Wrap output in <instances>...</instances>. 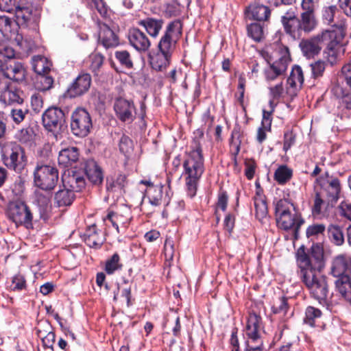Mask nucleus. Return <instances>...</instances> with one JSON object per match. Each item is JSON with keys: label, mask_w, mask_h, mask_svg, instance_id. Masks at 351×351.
<instances>
[{"label": "nucleus", "mask_w": 351, "mask_h": 351, "mask_svg": "<svg viewBox=\"0 0 351 351\" xmlns=\"http://www.w3.org/2000/svg\"><path fill=\"white\" fill-rule=\"evenodd\" d=\"M37 204L40 208V217L45 219V213L49 208V199L43 195H37Z\"/></svg>", "instance_id": "nucleus-62"}, {"label": "nucleus", "mask_w": 351, "mask_h": 351, "mask_svg": "<svg viewBox=\"0 0 351 351\" xmlns=\"http://www.w3.org/2000/svg\"><path fill=\"white\" fill-rule=\"evenodd\" d=\"M25 69L16 58L0 62V73L5 77L15 82H23L25 79Z\"/></svg>", "instance_id": "nucleus-14"}, {"label": "nucleus", "mask_w": 351, "mask_h": 351, "mask_svg": "<svg viewBox=\"0 0 351 351\" xmlns=\"http://www.w3.org/2000/svg\"><path fill=\"white\" fill-rule=\"evenodd\" d=\"M64 112L58 107L48 108L42 115L43 127L49 132H55L64 123Z\"/></svg>", "instance_id": "nucleus-15"}, {"label": "nucleus", "mask_w": 351, "mask_h": 351, "mask_svg": "<svg viewBox=\"0 0 351 351\" xmlns=\"http://www.w3.org/2000/svg\"><path fill=\"white\" fill-rule=\"evenodd\" d=\"M280 57L276 61L269 64L265 69L264 75L267 82L271 83L275 80H283L287 70L288 66L291 61L289 48L280 45L278 49Z\"/></svg>", "instance_id": "nucleus-7"}, {"label": "nucleus", "mask_w": 351, "mask_h": 351, "mask_svg": "<svg viewBox=\"0 0 351 351\" xmlns=\"http://www.w3.org/2000/svg\"><path fill=\"white\" fill-rule=\"evenodd\" d=\"M17 31L14 21L7 16H0V32L6 38H12Z\"/></svg>", "instance_id": "nucleus-32"}, {"label": "nucleus", "mask_w": 351, "mask_h": 351, "mask_svg": "<svg viewBox=\"0 0 351 351\" xmlns=\"http://www.w3.org/2000/svg\"><path fill=\"white\" fill-rule=\"evenodd\" d=\"M314 204L312 208V213L314 215H319L322 213V208L324 205L326 199L320 193L315 192Z\"/></svg>", "instance_id": "nucleus-53"}, {"label": "nucleus", "mask_w": 351, "mask_h": 351, "mask_svg": "<svg viewBox=\"0 0 351 351\" xmlns=\"http://www.w3.org/2000/svg\"><path fill=\"white\" fill-rule=\"evenodd\" d=\"M123 264L121 262V258L118 253H114L107 259L105 265V271L108 274H112L117 270H121Z\"/></svg>", "instance_id": "nucleus-42"}, {"label": "nucleus", "mask_w": 351, "mask_h": 351, "mask_svg": "<svg viewBox=\"0 0 351 351\" xmlns=\"http://www.w3.org/2000/svg\"><path fill=\"white\" fill-rule=\"evenodd\" d=\"M182 175L185 180L187 194L190 197L195 195L199 179L204 171V159L200 143L195 141L192 149L186 153L183 162Z\"/></svg>", "instance_id": "nucleus-2"}, {"label": "nucleus", "mask_w": 351, "mask_h": 351, "mask_svg": "<svg viewBox=\"0 0 351 351\" xmlns=\"http://www.w3.org/2000/svg\"><path fill=\"white\" fill-rule=\"evenodd\" d=\"M311 66L313 76L314 77H318L322 76L326 69V63L324 61L317 60L311 64Z\"/></svg>", "instance_id": "nucleus-61"}, {"label": "nucleus", "mask_w": 351, "mask_h": 351, "mask_svg": "<svg viewBox=\"0 0 351 351\" xmlns=\"http://www.w3.org/2000/svg\"><path fill=\"white\" fill-rule=\"evenodd\" d=\"M328 237L336 245H341L344 243V234L342 228L338 225L331 224L328 228Z\"/></svg>", "instance_id": "nucleus-39"}, {"label": "nucleus", "mask_w": 351, "mask_h": 351, "mask_svg": "<svg viewBox=\"0 0 351 351\" xmlns=\"http://www.w3.org/2000/svg\"><path fill=\"white\" fill-rule=\"evenodd\" d=\"M92 119L88 112L82 108L75 109L71 114V130L73 135L83 138L90 132Z\"/></svg>", "instance_id": "nucleus-11"}, {"label": "nucleus", "mask_w": 351, "mask_h": 351, "mask_svg": "<svg viewBox=\"0 0 351 351\" xmlns=\"http://www.w3.org/2000/svg\"><path fill=\"white\" fill-rule=\"evenodd\" d=\"M247 15L257 21H268L271 16V9L263 4L254 3L246 8Z\"/></svg>", "instance_id": "nucleus-24"}, {"label": "nucleus", "mask_w": 351, "mask_h": 351, "mask_svg": "<svg viewBox=\"0 0 351 351\" xmlns=\"http://www.w3.org/2000/svg\"><path fill=\"white\" fill-rule=\"evenodd\" d=\"M23 93L11 82L0 79V103L5 105L23 103Z\"/></svg>", "instance_id": "nucleus-13"}, {"label": "nucleus", "mask_w": 351, "mask_h": 351, "mask_svg": "<svg viewBox=\"0 0 351 351\" xmlns=\"http://www.w3.org/2000/svg\"><path fill=\"white\" fill-rule=\"evenodd\" d=\"M114 56L121 66L125 69L133 67L131 55L127 50H117L114 52Z\"/></svg>", "instance_id": "nucleus-44"}, {"label": "nucleus", "mask_w": 351, "mask_h": 351, "mask_svg": "<svg viewBox=\"0 0 351 351\" xmlns=\"http://www.w3.org/2000/svg\"><path fill=\"white\" fill-rule=\"evenodd\" d=\"M74 192L69 188L60 189L55 194V202L58 206H70L74 200Z\"/></svg>", "instance_id": "nucleus-35"}, {"label": "nucleus", "mask_w": 351, "mask_h": 351, "mask_svg": "<svg viewBox=\"0 0 351 351\" xmlns=\"http://www.w3.org/2000/svg\"><path fill=\"white\" fill-rule=\"evenodd\" d=\"M350 261L343 255H339L335 257L332 263L331 274L335 277L339 278L343 276L348 275L347 271Z\"/></svg>", "instance_id": "nucleus-29"}, {"label": "nucleus", "mask_w": 351, "mask_h": 351, "mask_svg": "<svg viewBox=\"0 0 351 351\" xmlns=\"http://www.w3.org/2000/svg\"><path fill=\"white\" fill-rule=\"evenodd\" d=\"M182 34V23L180 20H175L167 25L158 44V52L149 56L153 69L162 71L167 69Z\"/></svg>", "instance_id": "nucleus-1"}, {"label": "nucleus", "mask_w": 351, "mask_h": 351, "mask_svg": "<svg viewBox=\"0 0 351 351\" xmlns=\"http://www.w3.org/2000/svg\"><path fill=\"white\" fill-rule=\"evenodd\" d=\"M27 114V109L21 108H14L11 110L10 113L14 122L17 124L21 123L25 119V117Z\"/></svg>", "instance_id": "nucleus-59"}, {"label": "nucleus", "mask_w": 351, "mask_h": 351, "mask_svg": "<svg viewBox=\"0 0 351 351\" xmlns=\"http://www.w3.org/2000/svg\"><path fill=\"white\" fill-rule=\"evenodd\" d=\"M112 225L116 228L119 232V227L121 226L123 228H126L131 220L130 212L129 209H125L122 213L110 212L107 217Z\"/></svg>", "instance_id": "nucleus-27"}, {"label": "nucleus", "mask_w": 351, "mask_h": 351, "mask_svg": "<svg viewBox=\"0 0 351 351\" xmlns=\"http://www.w3.org/2000/svg\"><path fill=\"white\" fill-rule=\"evenodd\" d=\"M27 287L25 276L21 274H17L13 276L12 280L11 289L13 291H22Z\"/></svg>", "instance_id": "nucleus-52"}, {"label": "nucleus", "mask_w": 351, "mask_h": 351, "mask_svg": "<svg viewBox=\"0 0 351 351\" xmlns=\"http://www.w3.org/2000/svg\"><path fill=\"white\" fill-rule=\"evenodd\" d=\"M130 45L140 53L147 51L151 46V42L147 36L138 28H132L128 34Z\"/></svg>", "instance_id": "nucleus-18"}, {"label": "nucleus", "mask_w": 351, "mask_h": 351, "mask_svg": "<svg viewBox=\"0 0 351 351\" xmlns=\"http://www.w3.org/2000/svg\"><path fill=\"white\" fill-rule=\"evenodd\" d=\"M91 76L88 73L80 75L67 89L69 97H76L86 93L91 85Z\"/></svg>", "instance_id": "nucleus-19"}, {"label": "nucleus", "mask_w": 351, "mask_h": 351, "mask_svg": "<svg viewBox=\"0 0 351 351\" xmlns=\"http://www.w3.org/2000/svg\"><path fill=\"white\" fill-rule=\"evenodd\" d=\"M53 84L52 77L47 74L38 75L36 82V88L42 91L49 90Z\"/></svg>", "instance_id": "nucleus-47"}, {"label": "nucleus", "mask_w": 351, "mask_h": 351, "mask_svg": "<svg viewBox=\"0 0 351 351\" xmlns=\"http://www.w3.org/2000/svg\"><path fill=\"white\" fill-rule=\"evenodd\" d=\"M117 292L115 291H114V297L113 300L117 301L118 300V295L119 292L121 291V296L123 298H125L126 301V304L128 306H130V299H131V287L129 286L126 282H124L123 285H120L119 284L117 285Z\"/></svg>", "instance_id": "nucleus-45"}, {"label": "nucleus", "mask_w": 351, "mask_h": 351, "mask_svg": "<svg viewBox=\"0 0 351 351\" xmlns=\"http://www.w3.org/2000/svg\"><path fill=\"white\" fill-rule=\"evenodd\" d=\"M293 170L285 165L279 166L274 172V180L278 184L283 185L292 178Z\"/></svg>", "instance_id": "nucleus-38"}, {"label": "nucleus", "mask_w": 351, "mask_h": 351, "mask_svg": "<svg viewBox=\"0 0 351 351\" xmlns=\"http://www.w3.org/2000/svg\"><path fill=\"white\" fill-rule=\"evenodd\" d=\"M31 106L35 112H39L43 108V99L38 93H34L31 97Z\"/></svg>", "instance_id": "nucleus-63"}, {"label": "nucleus", "mask_w": 351, "mask_h": 351, "mask_svg": "<svg viewBox=\"0 0 351 351\" xmlns=\"http://www.w3.org/2000/svg\"><path fill=\"white\" fill-rule=\"evenodd\" d=\"M7 215L16 226H24L27 228L32 226V213L22 201L10 202L8 205Z\"/></svg>", "instance_id": "nucleus-10"}, {"label": "nucleus", "mask_w": 351, "mask_h": 351, "mask_svg": "<svg viewBox=\"0 0 351 351\" xmlns=\"http://www.w3.org/2000/svg\"><path fill=\"white\" fill-rule=\"evenodd\" d=\"M90 62V69L96 75L99 71L104 62V56L99 53H92L89 56Z\"/></svg>", "instance_id": "nucleus-46"}, {"label": "nucleus", "mask_w": 351, "mask_h": 351, "mask_svg": "<svg viewBox=\"0 0 351 351\" xmlns=\"http://www.w3.org/2000/svg\"><path fill=\"white\" fill-rule=\"evenodd\" d=\"M80 152L76 147H69L59 152L58 160L60 165L69 167L76 162L79 159Z\"/></svg>", "instance_id": "nucleus-26"}, {"label": "nucleus", "mask_w": 351, "mask_h": 351, "mask_svg": "<svg viewBox=\"0 0 351 351\" xmlns=\"http://www.w3.org/2000/svg\"><path fill=\"white\" fill-rule=\"evenodd\" d=\"M336 10L337 7L335 5L324 8L322 10V19L325 23L330 25L332 23Z\"/></svg>", "instance_id": "nucleus-57"}, {"label": "nucleus", "mask_w": 351, "mask_h": 351, "mask_svg": "<svg viewBox=\"0 0 351 351\" xmlns=\"http://www.w3.org/2000/svg\"><path fill=\"white\" fill-rule=\"evenodd\" d=\"M14 13L17 26L36 29L39 16L36 13H33L31 8L19 5L14 10Z\"/></svg>", "instance_id": "nucleus-16"}, {"label": "nucleus", "mask_w": 351, "mask_h": 351, "mask_svg": "<svg viewBox=\"0 0 351 351\" xmlns=\"http://www.w3.org/2000/svg\"><path fill=\"white\" fill-rule=\"evenodd\" d=\"M315 192L320 193L325 197L328 204L332 205L339 198L341 184L338 178L329 176L328 172L316 179Z\"/></svg>", "instance_id": "nucleus-8"}, {"label": "nucleus", "mask_w": 351, "mask_h": 351, "mask_svg": "<svg viewBox=\"0 0 351 351\" xmlns=\"http://www.w3.org/2000/svg\"><path fill=\"white\" fill-rule=\"evenodd\" d=\"M117 117L123 122H131L134 118L135 107L132 101L123 98L117 99L114 104Z\"/></svg>", "instance_id": "nucleus-20"}, {"label": "nucleus", "mask_w": 351, "mask_h": 351, "mask_svg": "<svg viewBox=\"0 0 351 351\" xmlns=\"http://www.w3.org/2000/svg\"><path fill=\"white\" fill-rule=\"evenodd\" d=\"M269 96L272 101L278 100L282 97L285 90L283 87V80H280L276 84L269 87Z\"/></svg>", "instance_id": "nucleus-51"}, {"label": "nucleus", "mask_w": 351, "mask_h": 351, "mask_svg": "<svg viewBox=\"0 0 351 351\" xmlns=\"http://www.w3.org/2000/svg\"><path fill=\"white\" fill-rule=\"evenodd\" d=\"M164 254L167 261L173 260L174 256V244L173 241L170 238H167L165 240L164 245Z\"/></svg>", "instance_id": "nucleus-58"}, {"label": "nucleus", "mask_w": 351, "mask_h": 351, "mask_svg": "<svg viewBox=\"0 0 351 351\" xmlns=\"http://www.w3.org/2000/svg\"><path fill=\"white\" fill-rule=\"evenodd\" d=\"M138 25L143 27L150 36L156 38L158 36L162 27L163 21L154 18H146L139 21Z\"/></svg>", "instance_id": "nucleus-30"}, {"label": "nucleus", "mask_w": 351, "mask_h": 351, "mask_svg": "<svg viewBox=\"0 0 351 351\" xmlns=\"http://www.w3.org/2000/svg\"><path fill=\"white\" fill-rule=\"evenodd\" d=\"M247 36L255 42H261L264 38L263 26L258 23H252L247 26Z\"/></svg>", "instance_id": "nucleus-41"}, {"label": "nucleus", "mask_w": 351, "mask_h": 351, "mask_svg": "<svg viewBox=\"0 0 351 351\" xmlns=\"http://www.w3.org/2000/svg\"><path fill=\"white\" fill-rule=\"evenodd\" d=\"M320 271H298V274L312 296L321 304H326L328 295V285L326 278L322 275Z\"/></svg>", "instance_id": "nucleus-5"}, {"label": "nucleus", "mask_w": 351, "mask_h": 351, "mask_svg": "<svg viewBox=\"0 0 351 351\" xmlns=\"http://www.w3.org/2000/svg\"><path fill=\"white\" fill-rule=\"evenodd\" d=\"M84 172V175H86L89 181L93 184L99 185L102 183L104 174L101 169L95 160L86 161Z\"/></svg>", "instance_id": "nucleus-25"}, {"label": "nucleus", "mask_w": 351, "mask_h": 351, "mask_svg": "<svg viewBox=\"0 0 351 351\" xmlns=\"http://www.w3.org/2000/svg\"><path fill=\"white\" fill-rule=\"evenodd\" d=\"M293 208V205L290 203L287 199H281L277 202L276 204L275 211L276 217L291 213V210Z\"/></svg>", "instance_id": "nucleus-50"}, {"label": "nucleus", "mask_w": 351, "mask_h": 351, "mask_svg": "<svg viewBox=\"0 0 351 351\" xmlns=\"http://www.w3.org/2000/svg\"><path fill=\"white\" fill-rule=\"evenodd\" d=\"M256 217L259 221L264 219L268 214L267 204L265 195L258 191L254 197Z\"/></svg>", "instance_id": "nucleus-31"}, {"label": "nucleus", "mask_w": 351, "mask_h": 351, "mask_svg": "<svg viewBox=\"0 0 351 351\" xmlns=\"http://www.w3.org/2000/svg\"><path fill=\"white\" fill-rule=\"evenodd\" d=\"M297 263L299 271H321L324 267V249L320 243H313L310 249V254L301 247L297 252Z\"/></svg>", "instance_id": "nucleus-6"}, {"label": "nucleus", "mask_w": 351, "mask_h": 351, "mask_svg": "<svg viewBox=\"0 0 351 351\" xmlns=\"http://www.w3.org/2000/svg\"><path fill=\"white\" fill-rule=\"evenodd\" d=\"M126 184V176L119 174L115 178L107 177L106 189L110 192H121Z\"/></svg>", "instance_id": "nucleus-36"}, {"label": "nucleus", "mask_w": 351, "mask_h": 351, "mask_svg": "<svg viewBox=\"0 0 351 351\" xmlns=\"http://www.w3.org/2000/svg\"><path fill=\"white\" fill-rule=\"evenodd\" d=\"M3 160L8 168L21 171L27 162L24 149L17 144L10 145L3 154Z\"/></svg>", "instance_id": "nucleus-12"}, {"label": "nucleus", "mask_w": 351, "mask_h": 351, "mask_svg": "<svg viewBox=\"0 0 351 351\" xmlns=\"http://www.w3.org/2000/svg\"><path fill=\"white\" fill-rule=\"evenodd\" d=\"M303 82L304 74L302 68L298 65H294L287 78V85L289 88L297 89L302 87Z\"/></svg>", "instance_id": "nucleus-34"}, {"label": "nucleus", "mask_w": 351, "mask_h": 351, "mask_svg": "<svg viewBox=\"0 0 351 351\" xmlns=\"http://www.w3.org/2000/svg\"><path fill=\"white\" fill-rule=\"evenodd\" d=\"M322 315V311L319 308L309 306L306 308L304 322L305 324L315 327L317 325V323L321 318Z\"/></svg>", "instance_id": "nucleus-40"}, {"label": "nucleus", "mask_w": 351, "mask_h": 351, "mask_svg": "<svg viewBox=\"0 0 351 351\" xmlns=\"http://www.w3.org/2000/svg\"><path fill=\"white\" fill-rule=\"evenodd\" d=\"M15 51L8 43H0V62L16 58Z\"/></svg>", "instance_id": "nucleus-48"}, {"label": "nucleus", "mask_w": 351, "mask_h": 351, "mask_svg": "<svg viewBox=\"0 0 351 351\" xmlns=\"http://www.w3.org/2000/svg\"><path fill=\"white\" fill-rule=\"evenodd\" d=\"M62 182L65 187L73 192H80L86 186L84 172L82 170H71L62 176Z\"/></svg>", "instance_id": "nucleus-17"}, {"label": "nucleus", "mask_w": 351, "mask_h": 351, "mask_svg": "<svg viewBox=\"0 0 351 351\" xmlns=\"http://www.w3.org/2000/svg\"><path fill=\"white\" fill-rule=\"evenodd\" d=\"M341 29L325 30L306 39H302L299 47L304 56L314 58L321 51L322 47L328 45L332 47L335 43H340L343 38Z\"/></svg>", "instance_id": "nucleus-4"}, {"label": "nucleus", "mask_w": 351, "mask_h": 351, "mask_svg": "<svg viewBox=\"0 0 351 351\" xmlns=\"http://www.w3.org/2000/svg\"><path fill=\"white\" fill-rule=\"evenodd\" d=\"M133 149L132 141L127 136L123 135L119 141V150L125 155L129 154Z\"/></svg>", "instance_id": "nucleus-54"}, {"label": "nucleus", "mask_w": 351, "mask_h": 351, "mask_svg": "<svg viewBox=\"0 0 351 351\" xmlns=\"http://www.w3.org/2000/svg\"><path fill=\"white\" fill-rule=\"evenodd\" d=\"M278 226L285 230L293 229L295 232L303 224L304 220L297 213H287L276 217Z\"/></svg>", "instance_id": "nucleus-23"}, {"label": "nucleus", "mask_w": 351, "mask_h": 351, "mask_svg": "<svg viewBox=\"0 0 351 351\" xmlns=\"http://www.w3.org/2000/svg\"><path fill=\"white\" fill-rule=\"evenodd\" d=\"M51 63L44 56H35L32 59V67L38 74H47L50 71Z\"/></svg>", "instance_id": "nucleus-37"}, {"label": "nucleus", "mask_w": 351, "mask_h": 351, "mask_svg": "<svg viewBox=\"0 0 351 351\" xmlns=\"http://www.w3.org/2000/svg\"><path fill=\"white\" fill-rule=\"evenodd\" d=\"M180 5L177 2L167 3L164 13L167 17L177 16L180 14Z\"/></svg>", "instance_id": "nucleus-56"}, {"label": "nucleus", "mask_w": 351, "mask_h": 351, "mask_svg": "<svg viewBox=\"0 0 351 351\" xmlns=\"http://www.w3.org/2000/svg\"><path fill=\"white\" fill-rule=\"evenodd\" d=\"M33 130L32 128H23L19 131L17 136L19 140L22 143H27L32 139Z\"/></svg>", "instance_id": "nucleus-64"}, {"label": "nucleus", "mask_w": 351, "mask_h": 351, "mask_svg": "<svg viewBox=\"0 0 351 351\" xmlns=\"http://www.w3.org/2000/svg\"><path fill=\"white\" fill-rule=\"evenodd\" d=\"M335 285L340 297L346 302L351 304V278L348 275L337 278Z\"/></svg>", "instance_id": "nucleus-28"}, {"label": "nucleus", "mask_w": 351, "mask_h": 351, "mask_svg": "<svg viewBox=\"0 0 351 351\" xmlns=\"http://www.w3.org/2000/svg\"><path fill=\"white\" fill-rule=\"evenodd\" d=\"M34 176L35 185L45 191L53 189L58 181L57 169L49 165L38 164L34 171Z\"/></svg>", "instance_id": "nucleus-9"}, {"label": "nucleus", "mask_w": 351, "mask_h": 351, "mask_svg": "<svg viewBox=\"0 0 351 351\" xmlns=\"http://www.w3.org/2000/svg\"><path fill=\"white\" fill-rule=\"evenodd\" d=\"M146 195L149 203L153 206H158L161 204L162 197V189L158 186H152L147 189Z\"/></svg>", "instance_id": "nucleus-43"}, {"label": "nucleus", "mask_w": 351, "mask_h": 351, "mask_svg": "<svg viewBox=\"0 0 351 351\" xmlns=\"http://www.w3.org/2000/svg\"><path fill=\"white\" fill-rule=\"evenodd\" d=\"M262 328L263 323L261 317L255 313H250L245 329V333L247 337V340H262L261 337V330Z\"/></svg>", "instance_id": "nucleus-22"}, {"label": "nucleus", "mask_w": 351, "mask_h": 351, "mask_svg": "<svg viewBox=\"0 0 351 351\" xmlns=\"http://www.w3.org/2000/svg\"><path fill=\"white\" fill-rule=\"evenodd\" d=\"M288 308L289 306L287 304V299L285 297L278 298L276 301H274L271 307V310L274 313H280L282 315L286 314Z\"/></svg>", "instance_id": "nucleus-49"}, {"label": "nucleus", "mask_w": 351, "mask_h": 351, "mask_svg": "<svg viewBox=\"0 0 351 351\" xmlns=\"http://www.w3.org/2000/svg\"><path fill=\"white\" fill-rule=\"evenodd\" d=\"M281 23L285 33L294 40L310 34L317 25L315 12L302 10L298 17L293 9L281 16Z\"/></svg>", "instance_id": "nucleus-3"}, {"label": "nucleus", "mask_w": 351, "mask_h": 351, "mask_svg": "<svg viewBox=\"0 0 351 351\" xmlns=\"http://www.w3.org/2000/svg\"><path fill=\"white\" fill-rule=\"evenodd\" d=\"M325 231V226L323 224H313L309 226L306 231V234L308 238L317 237L319 235H323Z\"/></svg>", "instance_id": "nucleus-55"}, {"label": "nucleus", "mask_w": 351, "mask_h": 351, "mask_svg": "<svg viewBox=\"0 0 351 351\" xmlns=\"http://www.w3.org/2000/svg\"><path fill=\"white\" fill-rule=\"evenodd\" d=\"M340 43H335L332 47H330L328 45H326L327 47V51L324 52L325 58H326L327 62L330 63L331 65H333L336 63L337 59V55L335 50V48L339 46Z\"/></svg>", "instance_id": "nucleus-60"}, {"label": "nucleus", "mask_w": 351, "mask_h": 351, "mask_svg": "<svg viewBox=\"0 0 351 351\" xmlns=\"http://www.w3.org/2000/svg\"><path fill=\"white\" fill-rule=\"evenodd\" d=\"M97 27L99 41L106 49L114 48L119 45L118 36L107 24L98 21Z\"/></svg>", "instance_id": "nucleus-21"}, {"label": "nucleus", "mask_w": 351, "mask_h": 351, "mask_svg": "<svg viewBox=\"0 0 351 351\" xmlns=\"http://www.w3.org/2000/svg\"><path fill=\"white\" fill-rule=\"evenodd\" d=\"M83 240L90 247H99L103 243V239L96 230V226L89 227L83 235Z\"/></svg>", "instance_id": "nucleus-33"}]
</instances>
